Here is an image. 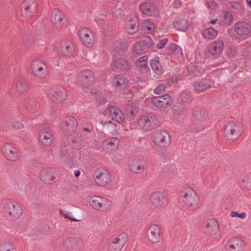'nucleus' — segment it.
Here are the masks:
<instances>
[{"label":"nucleus","mask_w":251,"mask_h":251,"mask_svg":"<svg viewBox=\"0 0 251 251\" xmlns=\"http://www.w3.org/2000/svg\"><path fill=\"white\" fill-rule=\"evenodd\" d=\"M3 211L7 218L15 221L22 216L23 210L21 204L15 200H9L3 205Z\"/></svg>","instance_id":"nucleus-1"},{"label":"nucleus","mask_w":251,"mask_h":251,"mask_svg":"<svg viewBox=\"0 0 251 251\" xmlns=\"http://www.w3.org/2000/svg\"><path fill=\"white\" fill-rule=\"evenodd\" d=\"M0 150L5 159L9 162H16L22 158L21 151L13 144L4 143L1 146Z\"/></svg>","instance_id":"nucleus-2"},{"label":"nucleus","mask_w":251,"mask_h":251,"mask_svg":"<svg viewBox=\"0 0 251 251\" xmlns=\"http://www.w3.org/2000/svg\"><path fill=\"white\" fill-rule=\"evenodd\" d=\"M136 122L139 127L145 131L152 130L160 125L158 119L154 115L151 113L141 115Z\"/></svg>","instance_id":"nucleus-3"},{"label":"nucleus","mask_w":251,"mask_h":251,"mask_svg":"<svg viewBox=\"0 0 251 251\" xmlns=\"http://www.w3.org/2000/svg\"><path fill=\"white\" fill-rule=\"evenodd\" d=\"M243 132L242 126L238 122L232 121L228 123L225 128V136L229 140L238 139Z\"/></svg>","instance_id":"nucleus-4"},{"label":"nucleus","mask_w":251,"mask_h":251,"mask_svg":"<svg viewBox=\"0 0 251 251\" xmlns=\"http://www.w3.org/2000/svg\"><path fill=\"white\" fill-rule=\"evenodd\" d=\"M182 199L186 205L195 208L200 202V197L196 192L192 189L187 188L182 193Z\"/></svg>","instance_id":"nucleus-5"},{"label":"nucleus","mask_w":251,"mask_h":251,"mask_svg":"<svg viewBox=\"0 0 251 251\" xmlns=\"http://www.w3.org/2000/svg\"><path fill=\"white\" fill-rule=\"evenodd\" d=\"M93 178L96 183L100 186H105L111 181L110 172L103 167L98 168L95 170Z\"/></svg>","instance_id":"nucleus-6"},{"label":"nucleus","mask_w":251,"mask_h":251,"mask_svg":"<svg viewBox=\"0 0 251 251\" xmlns=\"http://www.w3.org/2000/svg\"><path fill=\"white\" fill-rule=\"evenodd\" d=\"M50 20L54 26L58 29L63 28L68 25V20L66 16L58 8H54L51 11Z\"/></svg>","instance_id":"nucleus-7"},{"label":"nucleus","mask_w":251,"mask_h":251,"mask_svg":"<svg viewBox=\"0 0 251 251\" xmlns=\"http://www.w3.org/2000/svg\"><path fill=\"white\" fill-rule=\"evenodd\" d=\"M37 0H25L21 5V14L22 17L30 19L36 13L38 8Z\"/></svg>","instance_id":"nucleus-8"},{"label":"nucleus","mask_w":251,"mask_h":251,"mask_svg":"<svg viewBox=\"0 0 251 251\" xmlns=\"http://www.w3.org/2000/svg\"><path fill=\"white\" fill-rule=\"evenodd\" d=\"M63 246L66 251H80L84 246V242L80 237L70 236L64 240Z\"/></svg>","instance_id":"nucleus-9"},{"label":"nucleus","mask_w":251,"mask_h":251,"mask_svg":"<svg viewBox=\"0 0 251 251\" xmlns=\"http://www.w3.org/2000/svg\"><path fill=\"white\" fill-rule=\"evenodd\" d=\"M128 235L122 232L113 237L107 245V251H121L128 240Z\"/></svg>","instance_id":"nucleus-10"},{"label":"nucleus","mask_w":251,"mask_h":251,"mask_svg":"<svg viewBox=\"0 0 251 251\" xmlns=\"http://www.w3.org/2000/svg\"><path fill=\"white\" fill-rule=\"evenodd\" d=\"M167 196L164 190H158L153 192L150 196V201L155 207L160 208L163 206L167 201Z\"/></svg>","instance_id":"nucleus-11"},{"label":"nucleus","mask_w":251,"mask_h":251,"mask_svg":"<svg viewBox=\"0 0 251 251\" xmlns=\"http://www.w3.org/2000/svg\"><path fill=\"white\" fill-rule=\"evenodd\" d=\"M153 141L155 144L161 147H167L171 142L169 134L165 130H157L153 133Z\"/></svg>","instance_id":"nucleus-12"},{"label":"nucleus","mask_w":251,"mask_h":251,"mask_svg":"<svg viewBox=\"0 0 251 251\" xmlns=\"http://www.w3.org/2000/svg\"><path fill=\"white\" fill-rule=\"evenodd\" d=\"M146 101L147 102H151L155 106L158 108H166L172 103L171 98L168 95L149 98L147 99Z\"/></svg>","instance_id":"nucleus-13"},{"label":"nucleus","mask_w":251,"mask_h":251,"mask_svg":"<svg viewBox=\"0 0 251 251\" xmlns=\"http://www.w3.org/2000/svg\"><path fill=\"white\" fill-rule=\"evenodd\" d=\"M245 247L244 241L237 236H232L228 238L226 247L228 251H243Z\"/></svg>","instance_id":"nucleus-14"},{"label":"nucleus","mask_w":251,"mask_h":251,"mask_svg":"<svg viewBox=\"0 0 251 251\" xmlns=\"http://www.w3.org/2000/svg\"><path fill=\"white\" fill-rule=\"evenodd\" d=\"M152 45V41L151 37L145 36L142 37L141 41L136 43L134 45V51L135 53L141 54L147 52Z\"/></svg>","instance_id":"nucleus-15"},{"label":"nucleus","mask_w":251,"mask_h":251,"mask_svg":"<svg viewBox=\"0 0 251 251\" xmlns=\"http://www.w3.org/2000/svg\"><path fill=\"white\" fill-rule=\"evenodd\" d=\"M31 68L35 75L39 77H44L48 74L46 64L41 60H33L30 63Z\"/></svg>","instance_id":"nucleus-16"},{"label":"nucleus","mask_w":251,"mask_h":251,"mask_svg":"<svg viewBox=\"0 0 251 251\" xmlns=\"http://www.w3.org/2000/svg\"><path fill=\"white\" fill-rule=\"evenodd\" d=\"M68 96L67 91L64 88L55 89L50 92L49 99L55 103H60L65 100Z\"/></svg>","instance_id":"nucleus-17"},{"label":"nucleus","mask_w":251,"mask_h":251,"mask_svg":"<svg viewBox=\"0 0 251 251\" xmlns=\"http://www.w3.org/2000/svg\"><path fill=\"white\" fill-rule=\"evenodd\" d=\"M161 230L159 226L156 225H151L147 231V236L149 240L152 243H158L160 241Z\"/></svg>","instance_id":"nucleus-18"},{"label":"nucleus","mask_w":251,"mask_h":251,"mask_svg":"<svg viewBox=\"0 0 251 251\" xmlns=\"http://www.w3.org/2000/svg\"><path fill=\"white\" fill-rule=\"evenodd\" d=\"M79 36L84 45L88 48H92L94 45L93 36L89 29L83 27L79 31Z\"/></svg>","instance_id":"nucleus-19"},{"label":"nucleus","mask_w":251,"mask_h":251,"mask_svg":"<svg viewBox=\"0 0 251 251\" xmlns=\"http://www.w3.org/2000/svg\"><path fill=\"white\" fill-rule=\"evenodd\" d=\"M105 113V114L108 113L112 120L119 123H122L125 121V115L122 111L117 107L111 106L108 108Z\"/></svg>","instance_id":"nucleus-20"},{"label":"nucleus","mask_w":251,"mask_h":251,"mask_svg":"<svg viewBox=\"0 0 251 251\" xmlns=\"http://www.w3.org/2000/svg\"><path fill=\"white\" fill-rule=\"evenodd\" d=\"M120 140L117 137H110L104 140L101 143L103 149L108 152H114L117 150Z\"/></svg>","instance_id":"nucleus-21"},{"label":"nucleus","mask_w":251,"mask_h":251,"mask_svg":"<svg viewBox=\"0 0 251 251\" xmlns=\"http://www.w3.org/2000/svg\"><path fill=\"white\" fill-rule=\"evenodd\" d=\"M114 71H127L130 68V65L126 60L123 58H114L111 65Z\"/></svg>","instance_id":"nucleus-22"},{"label":"nucleus","mask_w":251,"mask_h":251,"mask_svg":"<svg viewBox=\"0 0 251 251\" xmlns=\"http://www.w3.org/2000/svg\"><path fill=\"white\" fill-rule=\"evenodd\" d=\"M39 139L41 143L45 146H50L53 143V136L49 129L45 128L40 131Z\"/></svg>","instance_id":"nucleus-23"},{"label":"nucleus","mask_w":251,"mask_h":251,"mask_svg":"<svg viewBox=\"0 0 251 251\" xmlns=\"http://www.w3.org/2000/svg\"><path fill=\"white\" fill-rule=\"evenodd\" d=\"M224 46V43L223 41L216 40L209 45L208 51L211 55L218 56L221 54Z\"/></svg>","instance_id":"nucleus-24"},{"label":"nucleus","mask_w":251,"mask_h":251,"mask_svg":"<svg viewBox=\"0 0 251 251\" xmlns=\"http://www.w3.org/2000/svg\"><path fill=\"white\" fill-rule=\"evenodd\" d=\"M128 84V80L125 76L118 75L112 79V85L118 90H122L126 88Z\"/></svg>","instance_id":"nucleus-25"},{"label":"nucleus","mask_w":251,"mask_h":251,"mask_svg":"<svg viewBox=\"0 0 251 251\" xmlns=\"http://www.w3.org/2000/svg\"><path fill=\"white\" fill-rule=\"evenodd\" d=\"M139 22L136 17H131L125 24L126 31L130 34L137 32L139 28Z\"/></svg>","instance_id":"nucleus-26"},{"label":"nucleus","mask_w":251,"mask_h":251,"mask_svg":"<svg viewBox=\"0 0 251 251\" xmlns=\"http://www.w3.org/2000/svg\"><path fill=\"white\" fill-rule=\"evenodd\" d=\"M128 164L130 170L135 174H141L145 170L144 165L138 159L130 160Z\"/></svg>","instance_id":"nucleus-27"},{"label":"nucleus","mask_w":251,"mask_h":251,"mask_svg":"<svg viewBox=\"0 0 251 251\" xmlns=\"http://www.w3.org/2000/svg\"><path fill=\"white\" fill-rule=\"evenodd\" d=\"M141 11L148 16L154 15L157 11L155 5L152 2H144L139 6Z\"/></svg>","instance_id":"nucleus-28"},{"label":"nucleus","mask_w":251,"mask_h":251,"mask_svg":"<svg viewBox=\"0 0 251 251\" xmlns=\"http://www.w3.org/2000/svg\"><path fill=\"white\" fill-rule=\"evenodd\" d=\"M113 207V203L110 199L101 196L98 211L107 212L111 210Z\"/></svg>","instance_id":"nucleus-29"},{"label":"nucleus","mask_w":251,"mask_h":251,"mask_svg":"<svg viewBox=\"0 0 251 251\" xmlns=\"http://www.w3.org/2000/svg\"><path fill=\"white\" fill-rule=\"evenodd\" d=\"M205 227L206 232L211 235L217 234L219 230L218 222L214 219H209L207 221Z\"/></svg>","instance_id":"nucleus-30"},{"label":"nucleus","mask_w":251,"mask_h":251,"mask_svg":"<svg viewBox=\"0 0 251 251\" xmlns=\"http://www.w3.org/2000/svg\"><path fill=\"white\" fill-rule=\"evenodd\" d=\"M236 33L241 35H247L251 32V25L246 23H238L235 27Z\"/></svg>","instance_id":"nucleus-31"},{"label":"nucleus","mask_w":251,"mask_h":251,"mask_svg":"<svg viewBox=\"0 0 251 251\" xmlns=\"http://www.w3.org/2000/svg\"><path fill=\"white\" fill-rule=\"evenodd\" d=\"M166 51L168 55H173L177 57L182 56L183 52L181 48L177 45L171 43L166 48Z\"/></svg>","instance_id":"nucleus-32"},{"label":"nucleus","mask_w":251,"mask_h":251,"mask_svg":"<svg viewBox=\"0 0 251 251\" xmlns=\"http://www.w3.org/2000/svg\"><path fill=\"white\" fill-rule=\"evenodd\" d=\"M174 27L177 30L184 31L189 27L188 21L183 18H178L174 22Z\"/></svg>","instance_id":"nucleus-33"},{"label":"nucleus","mask_w":251,"mask_h":251,"mask_svg":"<svg viewBox=\"0 0 251 251\" xmlns=\"http://www.w3.org/2000/svg\"><path fill=\"white\" fill-rule=\"evenodd\" d=\"M136 65L138 70L143 73H146L149 70L148 66V57L143 56L136 60Z\"/></svg>","instance_id":"nucleus-34"},{"label":"nucleus","mask_w":251,"mask_h":251,"mask_svg":"<svg viewBox=\"0 0 251 251\" xmlns=\"http://www.w3.org/2000/svg\"><path fill=\"white\" fill-rule=\"evenodd\" d=\"M151 66L153 72L157 75L160 76L163 74V69L159 63L158 57H155L151 60Z\"/></svg>","instance_id":"nucleus-35"},{"label":"nucleus","mask_w":251,"mask_h":251,"mask_svg":"<svg viewBox=\"0 0 251 251\" xmlns=\"http://www.w3.org/2000/svg\"><path fill=\"white\" fill-rule=\"evenodd\" d=\"M41 178L42 181L47 183H50L54 181L55 177L52 172L50 170H45L42 172Z\"/></svg>","instance_id":"nucleus-36"},{"label":"nucleus","mask_w":251,"mask_h":251,"mask_svg":"<svg viewBox=\"0 0 251 251\" xmlns=\"http://www.w3.org/2000/svg\"><path fill=\"white\" fill-rule=\"evenodd\" d=\"M63 123L68 126V129L74 131L77 126V121L75 118L72 116L66 117L64 119Z\"/></svg>","instance_id":"nucleus-37"},{"label":"nucleus","mask_w":251,"mask_h":251,"mask_svg":"<svg viewBox=\"0 0 251 251\" xmlns=\"http://www.w3.org/2000/svg\"><path fill=\"white\" fill-rule=\"evenodd\" d=\"M103 126L111 134H115L117 131V125L112 121H102Z\"/></svg>","instance_id":"nucleus-38"},{"label":"nucleus","mask_w":251,"mask_h":251,"mask_svg":"<svg viewBox=\"0 0 251 251\" xmlns=\"http://www.w3.org/2000/svg\"><path fill=\"white\" fill-rule=\"evenodd\" d=\"M100 199L101 196L94 195L89 197L88 202L93 208L98 211Z\"/></svg>","instance_id":"nucleus-39"},{"label":"nucleus","mask_w":251,"mask_h":251,"mask_svg":"<svg viewBox=\"0 0 251 251\" xmlns=\"http://www.w3.org/2000/svg\"><path fill=\"white\" fill-rule=\"evenodd\" d=\"M143 29L149 33H151L154 31L155 25L154 23L149 20H145L142 25Z\"/></svg>","instance_id":"nucleus-40"},{"label":"nucleus","mask_w":251,"mask_h":251,"mask_svg":"<svg viewBox=\"0 0 251 251\" xmlns=\"http://www.w3.org/2000/svg\"><path fill=\"white\" fill-rule=\"evenodd\" d=\"M194 86L196 91L201 92L207 89L210 87V85L206 82L198 81L195 82Z\"/></svg>","instance_id":"nucleus-41"},{"label":"nucleus","mask_w":251,"mask_h":251,"mask_svg":"<svg viewBox=\"0 0 251 251\" xmlns=\"http://www.w3.org/2000/svg\"><path fill=\"white\" fill-rule=\"evenodd\" d=\"M0 251H16V248L11 242L6 241L0 244Z\"/></svg>","instance_id":"nucleus-42"},{"label":"nucleus","mask_w":251,"mask_h":251,"mask_svg":"<svg viewBox=\"0 0 251 251\" xmlns=\"http://www.w3.org/2000/svg\"><path fill=\"white\" fill-rule=\"evenodd\" d=\"M203 35L208 39H212L217 36V32L213 28H207L203 31Z\"/></svg>","instance_id":"nucleus-43"},{"label":"nucleus","mask_w":251,"mask_h":251,"mask_svg":"<svg viewBox=\"0 0 251 251\" xmlns=\"http://www.w3.org/2000/svg\"><path fill=\"white\" fill-rule=\"evenodd\" d=\"M62 50L66 56H70L73 52V47L71 43H66L62 47Z\"/></svg>","instance_id":"nucleus-44"},{"label":"nucleus","mask_w":251,"mask_h":251,"mask_svg":"<svg viewBox=\"0 0 251 251\" xmlns=\"http://www.w3.org/2000/svg\"><path fill=\"white\" fill-rule=\"evenodd\" d=\"M188 71L190 74L194 75H198L201 73L202 70L201 67H200L199 66H196L194 64H191V65L189 66L188 68Z\"/></svg>","instance_id":"nucleus-45"},{"label":"nucleus","mask_w":251,"mask_h":251,"mask_svg":"<svg viewBox=\"0 0 251 251\" xmlns=\"http://www.w3.org/2000/svg\"><path fill=\"white\" fill-rule=\"evenodd\" d=\"M195 117L198 121H203L208 118V113L204 110H200L195 113Z\"/></svg>","instance_id":"nucleus-46"},{"label":"nucleus","mask_w":251,"mask_h":251,"mask_svg":"<svg viewBox=\"0 0 251 251\" xmlns=\"http://www.w3.org/2000/svg\"><path fill=\"white\" fill-rule=\"evenodd\" d=\"M81 77L88 81H92L94 79V75L93 72L89 70H85L82 72Z\"/></svg>","instance_id":"nucleus-47"},{"label":"nucleus","mask_w":251,"mask_h":251,"mask_svg":"<svg viewBox=\"0 0 251 251\" xmlns=\"http://www.w3.org/2000/svg\"><path fill=\"white\" fill-rule=\"evenodd\" d=\"M60 214L62 215L64 218L66 219H69V220L72 221L77 222L79 221V220L76 219L73 217L72 214L70 212H68L65 210H63L62 209L59 210Z\"/></svg>","instance_id":"nucleus-48"},{"label":"nucleus","mask_w":251,"mask_h":251,"mask_svg":"<svg viewBox=\"0 0 251 251\" xmlns=\"http://www.w3.org/2000/svg\"><path fill=\"white\" fill-rule=\"evenodd\" d=\"M233 19L232 14L228 12H224L223 13V22L226 24H229L231 23Z\"/></svg>","instance_id":"nucleus-49"},{"label":"nucleus","mask_w":251,"mask_h":251,"mask_svg":"<svg viewBox=\"0 0 251 251\" xmlns=\"http://www.w3.org/2000/svg\"><path fill=\"white\" fill-rule=\"evenodd\" d=\"M242 180L244 182L251 183V173L245 172L242 175Z\"/></svg>","instance_id":"nucleus-50"},{"label":"nucleus","mask_w":251,"mask_h":251,"mask_svg":"<svg viewBox=\"0 0 251 251\" xmlns=\"http://www.w3.org/2000/svg\"><path fill=\"white\" fill-rule=\"evenodd\" d=\"M230 216L231 217H238L241 219H244L246 218L247 214L245 212L238 213L236 211H232L230 213Z\"/></svg>","instance_id":"nucleus-51"},{"label":"nucleus","mask_w":251,"mask_h":251,"mask_svg":"<svg viewBox=\"0 0 251 251\" xmlns=\"http://www.w3.org/2000/svg\"><path fill=\"white\" fill-rule=\"evenodd\" d=\"M206 6L212 9H215L217 7V3L214 0H205Z\"/></svg>","instance_id":"nucleus-52"},{"label":"nucleus","mask_w":251,"mask_h":251,"mask_svg":"<svg viewBox=\"0 0 251 251\" xmlns=\"http://www.w3.org/2000/svg\"><path fill=\"white\" fill-rule=\"evenodd\" d=\"M113 16L119 19H123L124 18V11L121 9H118L113 12Z\"/></svg>","instance_id":"nucleus-53"},{"label":"nucleus","mask_w":251,"mask_h":251,"mask_svg":"<svg viewBox=\"0 0 251 251\" xmlns=\"http://www.w3.org/2000/svg\"><path fill=\"white\" fill-rule=\"evenodd\" d=\"M168 40L166 38H164L158 41L156 45V47L158 49H161L163 48L166 44L167 43Z\"/></svg>","instance_id":"nucleus-54"},{"label":"nucleus","mask_w":251,"mask_h":251,"mask_svg":"<svg viewBox=\"0 0 251 251\" xmlns=\"http://www.w3.org/2000/svg\"><path fill=\"white\" fill-rule=\"evenodd\" d=\"M165 90L164 84H160L154 90V93L156 95H159L163 93Z\"/></svg>","instance_id":"nucleus-55"},{"label":"nucleus","mask_w":251,"mask_h":251,"mask_svg":"<svg viewBox=\"0 0 251 251\" xmlns=\"http://www.w3.org/2000/svg\"><path fill=\"white\" fill-rule=\"evenodd\" d=\"M182 100L185 102H187L190 100V95L185 92L182 93L181 95Z\"/></svg>","instance_id":"nucleus-56"},{"label":"nucleus","mask_w":251,"mask_h":251,"mask_svg":"<svg viewBox=\"0 0 251 251\" xmlns=\"http://www.w3.org/2000/svg\"><path fill=\"white\" fill-rule=\"evenodd\" d=\"M13 126L18 129H21L24 128V125L21 122H15L12 124Z\"/></svg>","instance_id":"nucleus-57"},{"label":"nucleus","mask_w":251,"mask_h":251,"mask_svg":"<svg viewBox=\"0 0 251 251\" xmlns=\"http://www.w3.org/2000/svg\"><path fill=\"white\" fill-rule=\"evenodd\" d=\"M136 110V106L135 105H128L126 107V111L130 113L131 115H133Z\"/></svg>","instance_id":"nucleus-58"},{"label":"nucleus","mask_w":251,"mask_h":251,"mask_svg":"<svg viewBox=\"0 0 251 251\" xmlns=\"http://www.w3.org/2000/svg\"><path fill=\"white\" fill-rule=\"evenodd\" d=\"M17 88L19 90L22 91L23 89H25L26 88V85L25 83L22 84L20 82H19L17 84Z\"/></svg>","instance_id":"nucleus-59"},{"label":"nucleus","mask_w":251,"mask_h":251,"mask_svg":"<svg viewBox=\"0 0 251 251\" xmlns=\"http://www.w3.org/2000/svg\"><path fill=\"white\" fill-rule=\"evenodd\" d=\"M181 4V1L180 0H176L174 2V6L175 7L178 8Z\"/></svg>","instance_id":"nucleus-60"},{"label":"nucleus","mask_w":251,"mask_h":251,"mask_svg":"<svg viewBox=\"0 0 251 251\" xmlns=\"http://www.w3.org/2000/svg\"><path fill=\"white\" fill-rule=\"evenodd\" d=\"M247 6L251 9V0H246Z\"/></svg>","instance_id":"nucleus-61"},{"label":"nucleus","mask_w":251,"mask_h":251,"mask_svg":"<svg viewBox=\"0 0 251 251\" xmlns=\"http://www.w3.org/2000/svg\"><path fill=\"white\" fill-rule=\"evenodd\" d=\"M80 175V172L79 171H75L74 172V176L76 177H78Z\"/></svg>","instance_id":"nucleus-62"},{"label":"nucleus","mask_w":251,"mask_h":251,"mask_svg":"<svg viewBox=\"0 0 251 251\" xmlns=\"http://www.w3.org/2000/svg\"><path fill=\"white\" fill-rule=\"evenodd\" d=\"M239 5V4L236 2H234L231 4V7L232 8H236Z\"/></svg>","instance_id":"nucleus-63"},{"label":"nucleus","mask_w":251,"mask_h":251,"mask_svg":"<svg viewBox=\"0 0 251 251\" xmlns=\"http://www.w3.org/2000/svg\"><path fill=\"white\" fill-rule=\"evenodd\" d=\"M217 20H211L209 23H210L211 24H212V25H214L215 24H216L217 22Z\"/></svg>","instance_id":"nucleus-64"}]
</instances>
